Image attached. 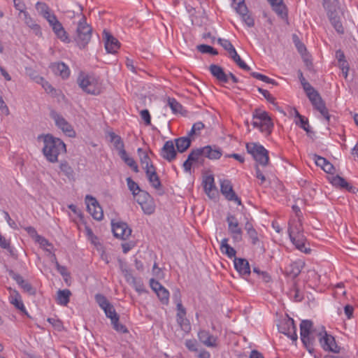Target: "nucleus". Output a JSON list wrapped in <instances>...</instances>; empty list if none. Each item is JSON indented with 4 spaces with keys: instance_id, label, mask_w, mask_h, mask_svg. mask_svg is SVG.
<instances>
[{
    "instance_id": "obj_37",
    "label": "nucleus",
    "mask_w": 358,
    "mask_h": 358,
    "mask_svg": "<svg viewBox=\"0 0 358 358\" xmlns=\"http://www.w3.org/2000/svg\"><path fill=\"white\" fill-rule=\"evenodd\" d=\"M316 337L318 338V332H316L315 331L310 334L308 336H306L308 341H306V343H303L305 348L310 354H313L315 351L314 345Z\"/></svg>"
},
{
    "instance_id": "obj_33",
    "label": "nucleus",
    "mask_w": 358,
    "mask_h": 358,
    "mask_svg": "<svg viewBox=\"0 0 358 358\" xmlns=\"http://www.w3.org/2000/svg\"><path fill=\"white\" fill-rule=\"evenodd\" d=\"M71 292L69 289H59L57 294V302L62 306H66L69 302L70 296Z\"/></svg>"
},
{
    "instance_id": "obj_48",
    "label": "nucleus",
    "mask_w": 358,
    "mask_h": 358,
    "mask_svg": "<svg viewBox=\"0 0 358 358\" xmlns=\"http://www.w3.org/2000/svg\"><path fill=\"white\" fill-rule=\"evenodd\" d=\"M197 50L201 53H208L213 55H217L218 54L217 51L215 48L208 45H197Z\"/></svg>"
},
{
    "instance_id": "obj_18",
    "label": "nucleus",
    "mask_w": 358,
    "mask_h": 358,
    "mask_svg": "<svg viewBox=\"0 0 358 358\" xmlns=\"http://www.w3.org/2000/svg\"><path fill=\"white\" fill-rule=\"evenodd\" d=\"M329 180L332 185L336 187L345 189L350 192H355L356 188L350 185L343 178L338 175L329 177Z\"/></svg>"
},
{
    "instance_id": "obj_14",
    "label": "nucleus",
    "mask_w": 358,
    "mask_h": 358,
    "mask_svg": "<svg viewBox=\"0 0 358 358\" xmlns=\"http://www.w3.org/2000/svg\"><path fill=\"white\" fill-rule=\"evenodd\" d=\"M150 285L152 289L157 294L159 299L163 304H168L169 299V291L163 287L158 281L151 279Z\"/></svg>"
},
{
    "instance_id": "obj_47",
    "label": "nucleus",
    "mask_w": 358,
    "mask_h": 358,
    "mask_svg": "<svg viewBox=\"0 0 358 358\" xmlns=\"http://www.w3.org/2000/svg\"><path fill=\"white\" fill-rule=\"evenodd\" d=\"M103 310L106 317L110 319V321H112V320L116 321L117 317H119V315L117 314L113 306L111 303Z\"/></svg>"
},
{
    "instance_id": "obj_64",
    "label": "nucleus",
    "mask_w": 358,
    "mask_h": 358,
    "mask_svg": "<svg viewBox=\"0 0 358 358\" xmlns=\"http://www.w3.org/2000/svg\"><path fill=\"white\" fill-rule=\"evenodd\" d=\"M40 80L42 83V86L46 92L49 94H53L56 90L55 88L48 82L45 81L43 78H40Z\"/></svg>"
},
{
    "instance_id": "obj_17",
    "label": "nucleus",
    "mask_w": 358,
    "mask_h": 358,
    "mask_svg": "<svg viewBox=\"0 0 358 358\" xmlns=\"http://www.w3.org/2000/svg\"><path fill=\"white\" fill-rule=\"evenodd\" d=\"M10 276L16 281V282L24 289V292L29 294H35V289L30 283L24 280L23 278L18 273H15L13 271H9Z\"/></svg>"
},
{
    "instance_id": "obj_60",
    "label": "nucleus",
    "mask_w": 358,
    "mask_h": 358,
    "mask_svg": "<svg viewBox=\"0 0 358 358\" xmlns=\"http://www.w3.org/2000/svg\"><path fill=\"white\" fill-rule=\"evenodd\" d=\"M306 94L313 105L322 99L319 93L315 90L307 93Z\"/></svg>"
},
{
    "instance_id": "obj_9",
    "label": "nucleus",
    "mask_w": 358,
    "mask_h": 358,
    "mask_svg": "<svg viewBox=\"0 0 358 358\" xmlns=\"http://www.w3.org/2000/svg\"><path fill=\"white\" fill-rule=\"evenodd\" d=\"M50 117L54 120L56 126L69 137L75 136L76 132L71 124L60 114L55 110L50 112Z\"/></svg>"
},
{
    "instance_id": "obj_58",
    "label": "nucleus",
    "mask_w": 358,
    "mask_h": 358,
    "mask_svg": "<svg viewBox=\"0 0 358 358\" xmlns=\"http://www.w3.org/2000/svg\"><path fill=\"white\" fill-rule=\"evenodd\" d=\"M111 324L113 325V329L117 332L127 333L128 331L127 327L119 322V317H117L116 321L112 320Z\"/></svg>"
},
{
    "instance_id": "obj_49",
    "label": "nucleus",
    "mask_w": 358,
    "mask_h": 358,
    "mask_svg": "<svg viewBox=\"0 0 358 358\" xmlns=\"http://www.w3.org/2000/svg\"><path fill=\"white\" fill-rule=\"evenodd\" d=\"M0 247L7 250L11 256H15V252L10 246V242L0 234Z\"/></svg>"
},
{
    "instance_id": "obj_42",
    "label": "nucleus",
    "mask_w": 358,
    "mask_h": 358,
    "mask_svg": "<svg viewBox=\"0 0 358 358\" xmlns=\"http://www.w3.org/2000/svg\"><path fill=\"white\" fill-rule=\"evenodd\" d=\"M143 211L147 215H151L155 212V204L153 199H148L140 205Z\"/></svg>"
},
{
    "instance_id": "obj_21",
    "label": "nucleus",
    "mask_w": 358,
    "mask_h": 358,
    "mask_svg": "<svg viewBox=\"0 0 358 358\" xmlns=\"http://www.w3.org/2000/svg\"><path fill=\"white\" fill-rule=\"evenodd\" d=\"M149 182L155 189H159L162 186L159 178L156 172L154 166H150V168L144 169Z\"/></svg>"
},
{
    "instance_id": "obj_3",
    "label": "nucleus",
    "mask_w": 358,
    "mask_h": 358,
    "mask_svg": "<svg viewBox=\"0 0 358 358\" xmlns=\"http://www.w3.org/2000/svg\"><path fill=\"white\" fill-rule=\"evenodd\" d=\"M246 149L256 161L257 164L266 166L269 163L268 151L262 145L256 143L246 144Z\"/></svg>"
},
{
    "instance_id": "obj_45",
    "label": "nucleus",
    "mask_w": 358,
    "mask_h": 358,
    "mask_svg": "<svg viewBox=\"0 0 358 358\" xmlns=\"http://www.w3.org/2000/svg\"><path fill=\"white\" fill-rule=\"evenodd\" d=\"M301 268L302 266L301 264L294 262L290 264L289 269L287 270V272L292 278H296L300 274L301 271Z\"/></svg>"
},
{
    "instance_id": "obj_61",
    "label": "nucleus",
    "mask_w": 358,
    "mask_h": 358,
    "mask_svg": "<svg viewBox=\"0 0 358 358\" xmlns=\"http://www.w3.org/2000/svg\"><path fill=\"white\" fill-rule=\"evenodd\" d=\"M185 346L190 351L198 352V343L195 340H187L185 341Z\"/></svg>"
},
{
    "instance_id": "obj_57",
    "label": "nucleus",
    "mask_w": 358,
    "mask_h": 358,
    "mask_svg": "<svg viewBox=\"0 0 358 358\" xmlns=\"http://www.w3.org/2000/svg\"><path fill=\"white\" fill-rule=\"evenodd\" d=\"M60 169L69 178L73 174V170L66 162H62L60 164Z\"/></svg>"
},
{
    "instance_id": "obj_28",
    "label": "nucleus",
    "mask_w": 358,
    "mask_h": 358,
    "mask_svg": "<svg viewBox=\"0 0 358 358\" xmlns=\"http://www.w3.org/2000/svg\"><path fill=\"white\" fill-rule=\"evenodd\" d=\"M273 10L282 18L287 17V8L285 5L283 3V0H267Z\"/></svg>"
},
{
    "instance_id": "obj_6",
    "label": "nucleus",
    "mask_w": 358,
    "mask_h": 358,
    "mask_svg": "<svg viewBox=\"0 0 358 358\" xmlns=\"http://www.w3.org/2000/svg\"><path fill=\"white\" fill-rule=\"evenodd\" d=\"M174 297L176 299L177 306V322L180 326L181 329L185 331H189L191 329L189 320L186 318V310L183 307L181 300L180 299V292L176 291L174 294Z\"/></svg>"
},
{
    "instance_id": "obj_22",
    "label": "nucleus",
    "mask_w": 358,
    "mask_h": 358,
    "mask_svg": "<svg viewBox=\"0 0 358 358\" xmlns=\"http://www.w3.org/2000/svg\"><path fill=\"white\" fill-rule=\"evenodd\" d=\"M234 262L235 268L241 275H250V267L247 259L235 257Z\"/></svg>"
},
{
    "instance_id": "obj_59",
    "label": "nucleus",
    "mask_w": 358,
    "mask_h": 358,
    "mask_svg": "<svg viewBox=\"0 0 358 358\" xmlns=\"http://www.w3.org/2000/svg\"><path fill=\"white\" fill-rule=\"evenodd\" d=\"M232 59L234 61V62L236 63V64L242 69L245 71H250V68L249 66H248L241 58V57L237 55L235 57H233Z\"/></svg>"
},
{
    "instance_id": "obj_13",
    "label": "nucleus",
    "mask_w": 358,
    "mask_h": 358,
    "mask_svg": "<svg viewBox=\"0 0 358 358\" xmlns=\"http://www.w3.org/2000/svg\"><path fill=\"white\" fill-rule=\"evenodd\" d=\"M220 191L227 200L234 201L238 205L241 204V199L234 191L231 182L229 180L221 181Z\"/></svg>"
},
{
    "instance_id": "obj_27",
    "label": "nucleus",
    "mask_w": 358,
    "mask_h": 358,
    "mask_svg": "<svg viewBox=\"0 0 358 358\" xmlns=\"http://www.w3.org/2000/svg\"><path fill=\"white\" fill-rule=\"evenodd\" d=\"M50 68L55 75L61 76L63 79H66L69 76L70 70L63 62L52 64Z\"/></svg>"
},
{
    "instance_id": "obj_39",
    "label": "nucleus",
    "mask_w": 358,
    "mask_h": 358,
    "mask_svg": "<svg viewBox=\"0 0 358 358\" xmlns=\"http://www.w3.org/2000/svg\"><path fill=\"white\" fill-rule=\"evenodd\" d=\"M203 188L205 192L208 195V196L211 197L210 193L213 190L215 189L214 178L213 176H208L205 178L203 181Z\"/></svg>"
},
{
    "instance_id": "obj_51",
    "label": "nucleus",
    "mask_w": 358,
    "mask_h": 358,
    "mask_svg": "<svg viewBox=\"0 0 358 358\" xmlns=\"http://www.w3.org/2000/svg\"><path fill=\"white\" fill-rule=\"evenodd\" d=\"M168 106L171 108L174 113L180 112L182 105L178 103L174 98L168 99Z\"/></svg>"
},
{
    "instance_id": "obj_55",
    "label": "nucleus",
    "mask_w": 358,
    "mask_h": 358,
    "mask_svg": "<svg viewBox=\"0 0 358 358\" xmlns=\"http://www.w3.org/2000/svg\"><path fill=\"white\" fill-rule=\"evenodd\" d=\"M204 124L201 122H197L194 123L192 127V129L189 131L188 136H192L194 135H198L201 129L204 128Z\"/></svg>"
},
{
    "instance_id": "obj_31",
    "label": "nucleus",
    "mask_w": 358,
    "mask_h": 358,
    "mask_svg": "<svg viewBox=\"0 0 358 358\" xmlns=\"http://www.w3.org/2000/svg\"><path fill=\"white\" fill-rule=\"evenodd\" d=\"M328 16L331 24L334 26L336 31L339 34H343L344 28L340 20V17L337 15V13L331 11L328 13Z\"/></svg>"
},
{
    "instance_id": "obj_16",
    "label": "nucleus",
    "mask_w": 358,
    "mask_h": 358,
    "mask_svg": "<svg viewBox=\"0 0 358 358\" xmlns=\"http://www.w3.org/2000/svg\"><path fill=\"white\" fill-rule=\"evenodd\" d=\"M176 155L177 152L173 142L172 141H166L162 148L161 156L168 162H172L176 159Z\"/></svg>"
},
{
    "instance_id": "obj_30",
    "label": "nucleus",
    "mask_w": 358,
    "mask_h": 358,
    "mask_svg": "<svg viewBox=\"0 0 358 358\" xmlns=\"http://www.w3.org/2000/svg\"><path fill=\"white\" fill-rule=\"evenodd\" d=\"M188 157L194 164H203L204 162L203 148L192 149L189 154Z\"/></svg>"
},
{
    "instance_id": "obj_15",
    "label": "nucleus",
    "mask_w": 358,
    "mask_h": 358,
    "mask_svg": "<svg viewBox=\"0 0 358 358\" xmlns=\"http://www.w3.org/2000/svg\"><path fill=\"white\" fill-rule=\"evenodd\" d=\"M103 34L105 39V48L106 51L112 54L116 53L120 46L118 40L106 30L103 31Z\"/></svg>"
},
{
    "instance_id": "obj_36",
    "label": "nucleus",
    "mask_w": 358,
    "mask_h": 358,
    "mask_svg": "<svg viewBox=\"0 0 358 358\" xmlns=\"http://www.w3.org/2000/svg\"><path fill=\"white\" fill-rule=\"evenodd\" d=\"M303 231V229L302 224L301 223L300 220L294 221L289 223L288 228V234L289 238L293 237L294 236L297 235L298 234H300Z\"/></svg>"
},
{
    "instance_id": "obj_44",
    "label": "nucleus",
    "mask_w": 358,
    "mask_h": 358,
    "mask_svg": "<svg viewBox=\"0 0 358 358\" xmlns=\"http://www.w3.org/2000/svg\"><path fill=\"white\" fill-rule=\"evenodd\" d=\"M36 242L38 243L43 250H45V251H47L50 253H52V251L53 250V245L45 237H43L42 236H37V239H36Z\"/></svg>"
},
{
    "instance_id": "obj_32",
    "label": "nucleus",
    "mask_w": 358,
    "mask_h": 358,
    "mask_svg": "<svg viewBox=\"0 0 358 358\" xmlns=\"http://www.w3.org/2000/svg\"><path fill=\"white\" fill-rule=\"evenodd\" d=\"M190 137L191 136H188L185 137H180L175 140L177 150L179 152L182 153L190 147L192 141Z\"/></svg>"
},
{
    "instance_id": "obj_53",
    "label": "nucleus",
    "mask_w": 358,
    "mask_h": 358,
    "mask_svg": "<svg viewBox=\"0 0 358 358\" xmlns=\"http://www.w3.org/2000/svg\"><path fill=\"white\" fill-rule=\"evenodd\" d=\"M136 201L139 205L143 203L144 201H146L148 199H152L151 196L145 191L141 190L137 192L136 196Z\"/></svg>"
},
{
    "instance_id": "obj_62",
    "label": "nucleus",
    "mask_w": 358,
    "mask_h": 358,
    "mask_svg": "<svg viewBox=\"0 0 358 358\" xmlns=\"http://www.w3.org/2000/svg\"><path fill=\"white\" fill-rule=\"evenodd\" d=\"M218 43L227 52L233 48V45L227 39L218 38Z\"/></svg>"
},
{
    "instance_id": "obj_52",
    "label": "nucleus",
    "mask_w": 358,
    "mask_h": 358,
    "mask_svg": "<svg viewBox=\"0 0 358 358\" xmlns=\"http://www.w3.org/2000/svg\"><path fill=\"white\" fill-rule=\"evenodd\" d=\"M251 76L255 78H257L258 80H260L263 82H265L266 83H270V84H272V85H277V83L275 82V80H274L273 79H271L263 74H261L259 73H257V72H252L251 73Z\"/></svg>"
},
{
    "instance_id": "obj_11",
    "label": "nucleus",
    "mask_w": 358,
    "mask_h": 358,
    "mask_svg": "<svg viewBox=\"0 0 358 358\" xmlns=\"http://www.w3.org/2000/svg\"><path fill=\"white\" fill-rule=\"evenodd\" d=\"M228 231L231 235L234 242H240L242 240V229L239 227L236 217L233 215H229L227 217Z\"/></svg>"
},
{
    "instance_id": "obj_1",
    "label": "nucleus",
    "mask_w": 358,
    "mask_h": 358,
    "mask_svg": "<svg viewBox=\"0 0 358 358\" xmlns=\"http://www.w3.org/2000/svg\"><path fill=\"white\" fill-rule=\"evenodd\" d=\"M41 138L43 139L44 145L42 151L46 159L51 163L57 162L58 156L66 152L65 143L61 139L49 134L38 137Z\"/></svg>"
},
{
    "instance_id": "obj_25",
    "label": "nucleus",
    "mask_w": 358,
    "mask_h": 358,
    "mask_svg": "<svg viewBox=\"0 0 358 358\" xmlns=\"http://www.w3.org/2000/svg\"><path fill=\"white\" fill-rule=\"evenodd\" d=\"M294 113L296 120H295V123L296 125H299L303 130L306 131V134L308 136L312 137L314 134V132L310 129V126L308 124V120L304 116H302L299 114L296 109H294Z\"/></svg>"
},
{
    "instance_id": "obj_19",
    "label": "nucleus",
    "mask_w": 358,
    "mask_h": 358,
    "mask_svg": "<svg viewBox=\"0 0 358 358\" xmlns=\"http://www.w3.org/2000/svg\"><path fill=\"white\" fill-rule=\"evenodd\" d=\"M198 338L201 343L207 347L214 348L217 346V337L210 334L206 330H200L198 332Z\"/></svg>"
},
{
    "instance_id": "obj_56",
    "label": "nucleus",
    "mask_w": 358,
    "mask_h": 358,
    "mask_svg": "<svg viewBox=\"0 0 358 358\" xmlns=\"http://www.w3.org/2000/svg\"><path fill=\"white\" fill-rule=\"evenodd\" d=\"M47 321L57 331H60L64 329L62 322L56 317H49Z\"/></svg>"
},
{
    "instance_id": "obj_10",
    "label": "nucleus",
    "mask_w": 358,
    "mask_h": 358,
    "mask_svg": "<svg viewBox=\"0 0 358 358\" xmlns=\"http://www.w3.org/2000/svg\"><path fill=\"white\" fill-rule=\"evenodd\" d=\"M87 203V208L88 212L92 215L94 219L96 220H101L103 217V213L102 208L96 199L91 195H87L85 197Z\"/></svg>"
},
{
    "instance_id": "obj_54",
    "label": "nucleus",
    "mask_w": 358,
    "mask_h": 358,
    "mask_svg": "<svg viewBox=\"0 0 358 358\" xmlns=\"http://www.w3.org/2000/svg\"><path fill=\"white\" fill-rule=\"evenodd\" d=\"M95 300L102 309H104L110 304L106 296L101 294H97L95 295Z\"/></svg>"
},
{
    "instance_id": "obj_5",
    "label": "nucleus",
    "mask_w": 358,
    "mask_h": 358,
    "mask_svg": "<svg viewBox=\"0 0 358 358\" xmlns=\"http://www.w3.org/2000/svg\"><path fill=\"white\" fill-rule=\"evenodd\" d=\"M318 339L321 347L325 351H329L334 353L339 352L340 348L337 345L335 338L327 332L322 327V330L318 332Z\"/></svg>"
},
{
    "instance_id": "obj_46",
    "label": "nucleus",
    "mask_w": 358,
    "mask_h": 358,
    "mask_svg": "<svg viewBox=\"0 0 358 358\" xmlns=\"http://www.w3.org/2000/svg\"><path fill=\"white\" fill-rule=\"evenodd\" d=\"M36 9L37 10L38 13L43 17L52 12L49 6L43 2H37L36 4Z\"/></svg>"
},
{
    "instance_id": "obj_4",
    "label": "nucleus",
    "mask_w": 358,
    "mask_h": 358,
    "mask_svg": "<svg viewBox=\"0 0 358 358\" xmlns=\"http://www.w3.org/2000/svg\"><path fill=\"white\" fill-rule=\"evenodd\" d=\"M92 37V28L87 24L84 15L78 22L75 40L80 48H84L90 42Z\"/></svg>"
},
{
    "instance_id": "obj_2",
    "label": "nucleus",
    "mask_w": 358,
    "mask_h": 358,
    "mask_svg": "<svg viewBox=\"0 0 358 358\" xmlns=\"http://www.w3.org/2000/svg\"><path fill=\"white\" fill-rule=\"evenodd\" d=\"M79 87L86 93L97 95L101 92V83L99 78L94 75L80 72L77 78Z\"/></svg>"
},
{
    "instance_id": "obj_8",
    "label": "nucleus",
    "mask_w": 358,
    "mask_h": 358,
    "mask_svg": "<svg viewBox=\"0 0 358 358\" xmlns=\"http://www.w3.org/2000/svg\"><path fill=\"white\" fill-rule=\"evenodd\" d=\"M232 6L236 12L241 16L242 20L249 27L255 25V20L252 16L248 13V10L245 4L244 0H233Z\"/></svg>"
},
{
    "instance_id": "obj_34",
    "label": "nucleus",
    "mask_w": 358,
    "mask_h": 358,
    "mask_svg": "<svg viewBox=\"0 0 358 358\" xmlns=\"http://www.w3.org/2000/svg\"><path fill=\"white\" fill-rule=\"evenodd\" d=\"M220 250L229 258L235 257L236 252L235 249L228 244V238H223L220 243Z\"/></svg>"
},
{
    "instance_id": "obj_24",
    "label": "nucleus",
    "mask_w": 358,
    "mask_h": 358,
    "mask_svg": "<svg viewBox=\"0 0 358 358\" xmlns=\"http://www.w3.org/2000/svg\"><path fill=\"white\" fill-rule=\"evenodd\" d=\"M314 331H315V330L313 329V324L312 321L308 320H302L300 324V334L303 343H306V341H308L306 336H308Z\"/></svg>"
},
{
    "instance_id": "obj_29",
    "label": "nucleus",
    "mask_w": 358,
    "mask_h": 358,
    "mask_svg": "<svg viewBox=\"0 0 358 358\" xmlns=\"http://www.w3.org/2000/svg\"><path fill=\"white\" fill-rule=\"evenodd\" d=\"M24 23L33 31L36 36H41V29L38 24L29 15L27 12H24Z\"/></svg>"
},
{
    "instance_id": "obj_23",
    "label": "nucleus",
    "mask_w": 358,
    "mask_h": 358,
    "mask_svg": "<svg viewBox=\"0 0 358 358\" xmlns=\"http://www.w3.org/2000/svg\"><path fill=\"white\" fill-rule=\"evenodd\" d=\"M204 157L209 159H218L222 155V150L216 145H206L203 147Z\"/></svg>"
},
{
    "instance_id": "obj_41",
    "label": "nucleus",
    "mask_w": 358,
    "mask_h": 358,
    "mask_svg": "<svg viewBox=\"0 0 358 358\" xmlns=\"http://www.w3.org/2000/svg\"><path fill=\"white\" fill-rule=\"evenodd\" d=\"M10 303L21 311L24 313L26 312L25 307L21 300L20 295L17 291H15L13 295L11 296Z\"/></svg>"
},
{
    "instance_id": "obj_43",
    "label": "nucleus",
    "mask_w": 358,
    "mask_h": 358,
    "mask_svg": "<svg viewBox=\"0 0 358 358\" xmlns=\"http://www.w3.org/2000/svg\"><path fill=\"white\" fill-rule=\"evenodd\" d=\"M253 118L257 119L262 122H265V124H270V117L268 113L265 111H262L260 109H256L253 113Z\"/></svg>"
},
{
    "instance_id": "obj_20",
    "label": "nucleus",
    "mask_w": 358,
    "mask_h": 358,
    "mask_svg": "<svg viewBox=\"0 0 358 358\" xmlns=\"http://www.w3.org/2000/svg\"><path fill=\"white\" fill-rule=\"evenodd\" d=\"M209 71L213 76L215 77L219 83H227L228 82V75L219 65L211 64L209 66Z\"/></svg>"
},
{
    "instance_id": "obj_7",
    "label": "nucleus",
    "mask_w": 358,
    "mask_h": 358,
    "mask_svg": "<svg viewBox=\"0 0 358 358\" xmlns=\"http://www.w3.org/2000/svg\"><path fill=\"white\" fill-rule=\"evenodd\" d=\"M278 329L279 332L287 336L293 341H297L296 328L292 318L287 316L286 318L282 319L279 324H278Z\"/></svg>"
},
{
    "instance_id": "obj_50",
    "label": "nucleus",
    "mask_w": 358,
    "mask_h": 358,
    "mask_svg": "<svg viewBox=\"0 0 358 358\" xmlns=\"http://www.w3.org/2000/svg\"><path fill=\"white\" fill-rule=\"evenodd\" d=\"M127 183L129 189L132 192L134 196H136L137 192L141 190L138 185L136 182H134L131 178H127Z\"/></svg>"
},
{
    "instance_id": "obj_38",
    "label": "nucleus",
    "mask_w": 358,
    "mask_h": 358,
    "mask_svg": "<svg viewBox=\"0 0 358 358\" xmlns=\"http://www.w3.org/2000/svg\"><path fill=\"white\" fill-rule=\"evenodd\" d=\"M137 152L139 155L140 162L143 169L150 168V166H154L146 152L143 151L142 148H138Z\"/></svg>"
},
{
    "instance_id": "obj_40",
    "label": "nucleus",
    "mask_w": 358,
    "mask_h": 358,
    "mask_svg": "<svg viewBox=\"0 0 358 358\" xmlns=\"http://www.w3.org/2000/svg\"><path fill=\"white\" fill-rule=\"evenodd\" d=\"M120 157L121 159L127 164L130 168L133 169V171L136 173L138 172V167L134 161V159L128 156L126 150L120 153Z\"/></svg>"
},
{
    "instance_id": "obj_12",
    "label": "nucleus",
    "mask_w": 358,
    "mask_h": 358,
    "mask_svg": "<svg viewBox=\"0 0 358 358\" xmlns=\"http://www.w3.org/2000/svg\"><path fill=\"white\" fill-rule=\"evenodd\" d=\"M112 231L114 236L122 240H127L131 234V228L123 222H112Z\"/></svg>"
},
{
    "instance_id": "obj_35",
    "label": "nucleus",
    "mask_w": 358,
    "mask_h": 358,
    "mask_svg": "<svg viewBox=\"0 0 358 358\" xmlns=\"http://www.w3.org/2000/svg\"><path fill=\"white\" fill-rule=\"evenodd\" d=\"M109 136L110 141L113 143L115 149L118 150L119 154L125 151L123 141L120 136L115 134L114 132H111L109 134Z\"/></svg>"
},
{
    "instance_id": "obj_26",
    "label": "nucleus",
    "mask_w": 358,
    "mask_h": 358,
    "mask_svg": "<svg viewBox=\"0 0 358 358\" xmlns=\"http://www.w3.org/2000/svg\"><path fill=\"white\" fill-rule=\"evenodd\" d=\"M290 240L292 242V243L296 246V248L300 251L303 252L306 254L310 252V249H307L305 247L306 238L305 237L303 231L290 238Z\"/></svg>"
},
{
    "instance_id": "obj_63",
    "label": "nucleus",
    "mask_w": 358,
    "mask_h": 358,
    "mask_svg": "<svg viewBox=\"0 0 358 358\" xmlns=\"http://www.w3.org/2000/svg\"><path fill=\"white\" fill-rule=\"evenodd\" d=\"M140 114L142 120L145 122V124L146 125H150L151 124V117L148 110H142Z\"/></svg>"
}]
</instances>
